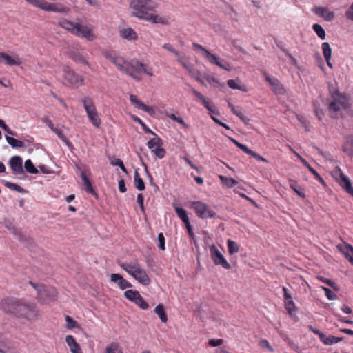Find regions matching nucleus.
Segmentation results:
<instances>
[{"instance_id": "nucleus-8", "label": "nucleus", "mask_w": 353, "mask_h": 353, "mask_svg": "<svg viewBox=\"0 0 353 353\" xmlns=\"http://www.w3.org/2000/svg\"><path fill=\"white\" fill-rule=\"evenodd\" d=\"M190 207L194 210L196 214L201 219L214 218L216 216L215 212L202 201L190 202Z\"/></svg>"}, {"instance_id": "nucleus-40", "label": "nucleus", "mask_w": 353, "mask_h": 353, "mask_svg": "<svg viewBox=\"0 0 353 353\" xmlns=\"http://www.w3.org/2000/svg\"><path fill=\"white\" fill-rule=\"evenodd\" d=\"M112 63H114L119 70L125 72V63H128V62L125 61L123 57L118 55Z\"/></svg>"}, {"instance_id": "nucleus-11", "label": "nucleus", "mask_w": 353, "mask_h": 353, "mask_svg": "<svg viewBox=\"0 0 353 353\" xmlns=\"http://www.w3.org/2000/svg\"><path fill=\"white\" fill-rule=\"evenodd\" d=\"M333 176L339 182L340 185L345 189L350 194L353 195V188L351 181L339 169L333 171Z\"/></svg>"}, {"instance_id": "nucleus-30", "label": "nucleus", "mask_w": 353, "mask_h": 353, "mask_svg": "<svg viewBox=\"0 0 353 353\" xmlns=\"http://www.w3.org/2000/svg\"><path fill=\"white\" fill-rule=\"evenodd\" d=\"M343 150L350 156L353 154V138L352 137L347 138L343 146Z\"/></svg>"}, {"instance_id": "nucleus-54", "label": "nucleus", "mask_w": 353, "mask_h": 353, "mask_svg": "<svg viewBox=\"0 0 353 353\" xmlns=\"http://www.w3.org/2000/svg\"><path fill=\"white\" fill-rule=\"evenodd\" d=\"M290 187L301 197L304 198L305 194L297 188V183L294 181H290Z\"/></svg>"}, {"instance_id": "nucleus-15", "label": "nucleus", "mask_w": 353, "mask_h": 353, "mask_svg": "<svg viewBox=\"0 0 353 353\" xmlns=\"http://www.w3.org/2000/svg\"><path fill=\"white\" fill-rule=\"evenodd\" d=\"M19 301L14 299V298H6L1 302V308L6 313L14 314L17 310Z\"/></svg>"}, {"instance_id": "nucleus-58", "label": "nucleus", "mask_w": 353, "mask_h": 353, "mask_svg": "<svg viewBox=\"0 0 353 353\" xmlns=\"http://www.w3.org/2000/svg\"><path fill=\"white\" fill-rule=\"evenodd\" d=\"M230 140L232 141V143H234L239 148H240L241 150H242L245 153L248 152V151H249V148L245 145H243L241 143H239V141H237L236 140L234 139H232L230 138Z\"/></svg>"}, {"instance_id": "nucleus-9", "label": "nucleus", "mask_w": 353, "mask_h": 353, "mask_svg": "<svg viewBox=\"0 0 353 353\" xmlns=\"http://www.w3.org/2000/svg\"><path fill=\"white\" fill-rule=\"evenodd\" d=\"M210 252L211 258L215 265H221L226 270L230 269V265L228 263L223 255L214 245H212L210 247Z\"/></svg>"}, {"instance_id": "nucleus-25", "label": "nucleus", "mask_w": 353, "mask_h": 353, "mask_svg": "<svg viewBox=\"0 0 353 353\" xmlns=\"http://www.w3.org/2000/svg\"><path fill=\"white\" fill-rule=\"evenodd\" d=\"M66 343L70 348L72 353H81V348L76 342L74 338L71 335H68L65 339Z\"/></svg>"}, {"instance_id": "nucleus-12", "label": "nucleus", "mask_w": 353, "mask_h": 353, "mask_svg": "<svg viewBox=\"0 0 353 353\" xmlns=\"http://www.w3.org/2000/svg\"><path fill=\"white\" fill-rule=\"evenodd\" d=\"M64 79L71 85L75 86L83 85V79L79 75L77 74L74 71L71 70L69 68L64 70Z\"/></svg>"}, {"instance_id": "nucleus-36", "label": "nucleus", "mask_w": 353, "mask_h": 353, "mask_svg": "<svg viewBox=\"0 0 353 353\" xmlns=\"http://www.w3.org/2000/svg\"><path fill=\"white\" fill-rule=\"evenodd\" d=\"M322 50L325 61L330 60L332 57V49L327 42L322 43Z\"/></svg>"}, {"instance_id": "nucleus-38", "label": "nucleus", "mask_w": 353, "mask_h": 353, "mask_svg": "<svg viewBox=\"0 0 353 353\" xmlns=\"http://www.w3.org/2000/svg\"><path fill=\"white\" fill-rule=\"evenodd\" d=\"M312 29L321 39L323 40L325 39V31L321 25L314 23L312 26Z\"/></svg>"}, {"instance_id": "nucleus-19", "label": "nucleus", "mask_w": 353, "mask_h": 353, "mask_svg": "<svg viewBox=\"0 0 353 353\" xmlns=\"http://www.w3.org/2000/svg\"><path fill=\"white\" fill-rule=\"evenodd\" d=\"M130 101L137 108L148 112L150 115H153L155 113L154 110L152 108L148 107L141 102L135 95L131 94L130 97Z\"/></svg>"}, {"instance_id": "nucleus-41", "label": "nucleus", "mask_w": 353, "mask_h": 353, "mask_svg": "<svg viewBox=\"0 0 353 353\" xmlns=\"http://www.w3.org/2000/svg\"><path fill=\"white\" fill-rule=\"evenodd\" d=\"M88 117L94 126L96 128H99L101 124V119H99L97 111H95L94 113H92V114H88Z\"/></svg>"}, {"instance_id": "nucleus-51", "label": "nucleus", "mask_w": 353, "mask_h": 353, "mask_svg": "<svg viewBox=\"0 0 353 353\" xmlns=\"http://www.w3.org/2000/svg\"><path fill=\"white\" fill-rule=\"evenodd\" d=\"M72 59L77 63H83L85 65L88 64V61L84 59V57L79 54H73Z\"/></svg>"}, {"instance_id": "nucleus-17", "label": "nucleus", "mask_w": 353, "mask_h": 353, "mask_svg": "<svg viewBox=\"0 0 353 353\" xmlns=\"http://www.w3.org/2000/svg\"><path fill=\"white\" fill-rule=\"evenodd\" d=\"M193 93H194V96L196 97V99H198V101L202 105H203L205 106V108L208 111H210L212 114H217V115L219 114V112L218 111L213 109L210 99L205 97L201 92H199L196 90H194Z\"/></svg>"}, {"instance_id": "nucleus-23", "label": "nucleus", "mask_w": 353, "mask_h": 353, "mask_svg": "<svg viewBox=\"0 0 353 353\" xmlns=\"http://www.w3.org/2000/svg\"><path fill=\"white\" fill-rule=\"evenodd\" d=\"M81 101L83 105L87 116L88 114H92V113H94L95 111H97L96 108L94 105L93 101L90 98L87 97H83L81 98Z\"/></svg>"}, {"instance_id": "nucleus-32", "label": "nucleus", "mask_w": 353, "mask_h": 353, "mask_svg": "<svg viewBox=\"0 0 353 353\" xmlns=\"http://www.w3.org/2000/svg\"><path fill=\"white\" fill-rule=\"evenodd\" d=\"M192 46L194 50H201L202 52V55L207 59L208 57L210 59H214V54L210 53L208 50H206L205 48H203L201 45L198 44L196 43H194L192 44Z\"/></svg>"}, {"instance_id": "nucleus-48", "label": "nucleus", "mask_w": 353, "mask_h": 353, "mask_svg": "<svg viewBox=\"0 0 353 353\" xmlns=\"http://www.w3.org/2000/svg\"><path fill=\"white\" fill-rule=\"evenodd\" d=\"M104 57L110 60L112 63L114 61L116 57L118 56L117 53L114 50H105L103 52Z\"/></svg>"}, {"instance_id": "nucleus-52", "label": "nucleus", "mask_w": 353, "mask_h": 353, "mask_svg": "<svg viewBox=\"0 0 353 353\" xmlns=\"http://www.w3.org/2000/svg\"><path fill=\"white\" fill-rule=\"evenodd\" d=\"M246 154L253 157L254 159H256L258 161H261L266 162V163L268 162V160L266 159H265L264 157H263L258 153L252 151L250 148H249V151H248V152H246Z\"/></svg>"}, {"instance_id": "nucleus-43", "label": "nucleus", "mask_w": 353, "mask_h": 353, "mask_svg": "<svg viewBox=\"0 0 353 353\" xmlns=\"http://www.w3.org/2000/svg\"><path fill=\"white\" fill-rule=\"evenodd\" d=\"M264 77L266 81L270 84V85H271L274 88H277L279 87V81H278L277 79H276L274 77L270 76L267 73H264Z\"/></svg>"}, {"instance_id": "nucleus-34", "label": "nucleus", "mask_w": 353, "mask_h": 353, "mask_svg": "<svg viewBox=\"0 0 353 353\" xmlns=\"http://www.w3.org/2000/svg\"><path fill=\"white\" fill-rule=\"evenodd\" d=\"M227 245L228 248V252L230 255L237 253L239 250V245L231 239L227 241Z\"/></svg>"}, {"instance_id": "nucleus-35", "label": "nucleus", "mask_w": 353, "mask_h": 353, "mask_svg": "<svg viewBox=\"0 0 353 353\" xmlns=\"http://www.w3.org/2000/svg\"><path fill=\"white\" fill-rule=\"evenodd\" d=\"M154 135L156 137L148 141L147 143L148 147L152 150V152H153L156 148L161 146V144L160 138L158 137L155 134Z\"/></svg>"}, {"instance_id": "nucleus-10", "label": "nucleus", "mask_w": 353, "mask_h": 353, "mask_svg": "<svg viewBox=\"0 0 353 353\" xmlns=\"http://www.w3.org/2000/svg\"><path fill=\"white\" fill-rule=\"evenodd\" d=\"M124 296L127 299L134 303L141 309L146 310L148 308V304L138 291L132 290H126L124 293Z\"/></svg>"}, {"instance_id": "nucleus-61", "label": "nucleus", "mask_w": 353, "mask_h": 353, "mask_svg": "<svg viewBox=\"0 0 353 353\" xmlns=\"http://www.w3.org/2000/svg\"><path fill=\"white\" fill-rule=\"evenodd\" d=\"M340 341H341L340 338L335 337L333 336H327V341H325V345H330L334 343H336Z\"/></svg>"}, {"instance_id": "nucleus-39", "label": "nucleus", "mask_w": 353, "mask_h": 353, "mask_svg": "<svg viewBox=\"0 0 353 353\" xmlns=\"http://www.w3.org/2000/svg\"><path fill=\"white\" fill-rule=\"evenodd\" d=\"M219 179L222 183L229 188H232L233 186L237 184V181L232 178H229L220 175Z\"/></svg>"}, {"instance_id": "nucleus-55", "label": "nucleus", "mask_w": 353, "mask_h": 353, "mask_svg": "<svg viewBox=\"0 0 353 353\" xmlns=\"http://www.w3.org/2000/svg\"><path fill=\"white\" fill-rule=\"evenodd\" d=\"M134 121L139 123L143 128V130L145 132H148V133H151V134H154V133L150 130L149 129L146 125L138 117H134L133 118Z\"/></svg>"}, {"instance_id": "nucleus-56", "label": "nucleus", "mask_w": 353, "mask_h": 353, "mask_svg": "<svg viewBox=\"0 0 353 353\" xmlns=\"http://www.w3.org/2000/svg\"><path fill=\"white\" fill-rule=\"evenodd\" d=\"M65 321L68 323L67 327L69 329H72L78 326L77 322L69 316H65Z\"/></svg>"}, {"instance_id": "nucleus-46", "label": "nucleus", "mask_w": 353, "mask_h": 353, "mask_svg": "<svg viewBox=\"0 0 353 353\" xmlns=\"http://www.w3.org/2000/svg\"><path fill=\"white\" fill-rule=\"evenodd\" d=\"M55 134H57V136L59 137V138L63 141L64 143H65V144L70 148H72V143L67 139V138L65 137V135L59 130H58L57 128H54L52 130Z\"/></svg>"}, {"instance_id": "nucleus-26", "label": "nucleus", "mask_w": 353, "mask_h": 353, "mask_svg": "<svg viewBox=\"0 0 353 353\" xmlns=\"http://www.w3.org/2000/svg\"><path fill=\"white\" fill-rule=\"evenodd\" d=\"M104 353H123V350L119 343L114 342L105 347Z\"/></svg>"}, {"instance_id": "nucleus-27", "label": "nucleus", "mask_w": 353, "mask_h": 353, "mask_svg": "<svg viewBox=\"0 0 353 353\" xmlns=\"http://www.w3.org/2000/svg\"><path fill=\"white\" fill-rule=\"evenodd\" d=\"M154 312L159 316V319L163 323H166L168 321L167 314L165 313L164 307L162 304H159L154 309Z\"/></svg>"}, {"instance_id": "nucleus-16", "label": "nucleus", "mask_w": 353, "mask_h": 353, "mask_svg": "<svg viewBox=\"0 0 353 353\" xmlns=\"http://www.w3.org/2000/svg\"><path fill=\"white\" fill-rule=\"evenodd\" d=\"M196 79L200 81L202 85L207 87L208 83L209 85L211 87L216 88L219 86H223L216 79L210 75H202L200 74L199 77H196Z\"/></svg>"}, {"instance_id": "nucleus-37", "label": "nucleus", "mask_w": 353, "mask_h": 353, "mask_svg": "<svg viewBox=\"0 0 353 353\" xmlns=\"http://www.w3.org/2000/svg\"><path fill=\"white\" fill-rule=\"evenodd\" d=\"M8 143H9L12 148H23L24 146L23 142L15 139L13 137L6 135L5 137Z\"/></svg>"}, {"instance_id": "nucleus-60", "label": "nucleus", "mask_w": 353, "mask_h": 353, "mask_svg": "<svg viewBox=\"0 0 353 353\" xmlns=\"http://www.w3.org/2000/svg\"><path fill=\"white\" fill-rule=\"evenodd\" d=\"M152 152H154L155 155L158 157L159 159L163 158L165 154V150L162 148L161 146L156 148Z\"/></svg>"}, {"instance_id": "nucleus-33", "label": "nucleus", "mask_w": 353, "mask_h": 353, "mask_svg": "<svg viewBox=\"0 0 353 353\" xmlns=\"http://www.w3.org/2000/svg\"><path fill=\"white\" fill-rule=\"evenodd\" d=\"M174 210L177 216L181 219V221L184 223H188L189 218L187 215L186 211L184 209L176 206L174 207Z\"/></svg>"}, {"instance_id": "nucleus-1", "label": "nucleus", "mask_w": 353, "mask_h": 353, "mask_svg": "<svg viewBox=\"0 0 353 353\" xmlns=\"http://www.w3.org/2000/svg\"><path fill=\"white\" fill-rule=\"evenodd\" d=\"M328 100L329 112L334 118L337 117L341 110H346L350 106V98L339 90H333Z\"/></svg>"}, {"instance_id": "nucleus-53", "label": "nucleus", "mask_w": 353, "mask_h": 353, "mask_svg": "<svg viewBox=\"0 0 353 353\" xmlns=\"http://www.w3.org/2000/svg\"><path fill=\"white\" fill-rule=\"evenodd\" d=\"M158 241H159V245H158L159 248L161 250H165V238H164L163 233H159L158 234Z\"/></svg>"}, {"instance_id": "nucleus-28", "label": "nucleus", "mask_w": 353, "mask_h": 353, "mask_svg": "<svg viewBox=\"0 0 353 353\" xmlns=\"http://www.w3.org/2000/svg\"><path fill=\"white\" fill-rule=\"evenodd\" d=\"M81 178L83 184L84 190L88 193H92L94 190L92 183L83 172L81 174Z\"/></svg>"}, {"instance_id": "nucleus-5", "label": "nucleus", "mask_w": 353, "mask_h": 353, "mask_svg": "<svg viewBox=\"0 0 353 353\" xmlns=\"http://www.w3.org/2000/svg\"><path fill=\"white\" fill-rule=\"evenodd\" d=\"M125 72L132 76L137 81L141 80L142 74H146L149 76L152 75L151 70L137 59H132L125 63Z\"/></svg>"}, {"instance_id": "nucleus-59", "label": "nucleus", "mask_w": 353, "mask_h": 353, "mask_svg": "<svg viewBox=\"0 0 353 353\" xmlns=\"http://www.w3.org/2000/svg\"><path fill=\"white\" fill-rule=\"evenodd\" d=\"M230 140L232 141V143H234L239 148H240L241 150H242L245 153L248 152V151H249V148L245 145H243L241 143H239V141H237L236 140L234 139H232L230 138Z\"/></svg>"}, {"instance_id": "nucleus-13", "label": "nucleus", "mask_w": 353, "mask_h": 353, "mask_svg": "<svg viewBox=\"0 0 353 353\" xmlns=\"http://www.w3.org/2000/svg\"><path fill=\"white\" fill-rule=\"evenodd\" d=\"M312 12L327 21H331L335 18L334 12L326 7L315 6L312 8Z\"/></svg>"}, {"instance_id": "nucleus-22", "label": "nucleus", "mask_w": 353, "mask_h": 353, "mask_svg": "<svg viewBox=\"0 0 353 353\" xmlns=\"http://www.w3.org/2000/svg\"><path fill=\"white\" fill-rule=\"evenodd\" d=\"M214 59H210L209 57L207 59V60L212 63L214 64L219 67H220L222 69H224L227 71H230L232 69L231 65L230 63H228L226 61L220 59L218 57L214 54Z\"/></svg>"}, {"instance_id": "nucleus-4", "label": "nucleus", "mask_w": 353, "mask_h": 353, "mask_svg": "<svg viewBox=\"0 0 353 353\" xmlns=\"http://www.w3.org/2000/svg\"><path fill=\"white\" fill-rule=\"evenodd\" d=\"M59 26L76 36L84 37L89 41L94 39L92 30L87 26H82L79 23H74L65 19H61Z\"/></svg>"}, {"instance_id": "nucleus-42", "label": "nucleus", "mask_w": 353, "mask_h": 353, "mask_svg": "<svg viewBox=\"0 0 353 353\" xmlns=\"http://www.w3.org/2000/svg\"><path fill=\"white\" fill-rule=\"evenodd\" d=\"M4 225H5V226H6L8 230H10V232H11L12 234H14V235H16V236H19V240H21V239H22V234H21V233L19 231H18V230H17V229H16V228L12 225V223H11L10 221H8V220H6V221H4Z\"/></svg>"}, {"instance_id": "nucleus-50", "label": "nucleus", "mask_w": 353, "mask_h": 353, "mask_svg": "<svg viewBox=\"0 0 353 353\" xmlns=\"http://www.w3.org/2000/svg\"><path fill=\"white\" fill-rule=\"evenodd\" d=\"M50 3L45 1L43 0H34V5L40 9L47 11L48 6Z\"/></svg>"}, {"instance_id": "nucleus-20", "label": "nucleus", "mask_w": 353, "mask_h": 353, "mask_svg": "<svg viewBox=\"0 0 353 353\" xmlns=\"http://www.w3.org/2000/svg\"><path fill=\"white\" fill-rule=\"evenodd\" d=\"M47 11L58 13H68L70 11V8L61 3H50L48 6Z\"/></svg>"}, {"instance_id": "nucleus-3", "label": "nucleus", "mask_w": 353, "mask_h": 353, "mask_svg": "<svg viewBox=\"0 0 353 353\" xmlns=\"http://www.w3.org/2000/svg\"><path fill=\"white\" fill-rule=\"evenodd\" d=\"M130 7L132 10V16L145 20L148 19L150 12L155 10L157 3L152 0H132Z\"/></svg>"}, {"instance_id": "nucleus-47", "label": "nucleus", "mask_w": 353, "mask_h": 353, "mask_svg": "<svg viewBox=\"0 0 353 353\" xmlns=\"http://www.w3.org/2000/svg\"><path fill=\"white\" fill-rule=\"evenodd\" d=\"M285 307L290 315H293L295 310V303L292 300L285 301Z\"/></svg>"}, {"instance_id": "nucleus-49", "label": "nucleus", "mask_w": 353, "mask_h": 353, "mask_svg": "<svg viewBox=\"0 0 353 353\" xmlns=\"http://www.w3.org/2000/svg\"><path fill=\"white\" fill-rule=\"evenodd\" d=\"M232 112L239 117L245 124L249 123L250 119L247 117L244 116L240 110L236 108H232Z\"/></svg>"}, {"instance_id": "nucleus-44", "label": "nucleus", "mask_w": 353, "mask_h": 353, "mask_svg": "<svg viewBox=\"0 0 353 353\" xmlns=\"http://www.w3.org/2000/svg\"><path fill=\"white\" fill-rule=\"evenodd\" d=\"M24 168L26 170L31 174H37L38 172L37 169L34 167L31 160L28 159L25 161Z\"/></svg>"}, {"instance_id": "nucleus-45", "label": "nucleus", "mask_w": 353, "mask_h": 353, "mask_svg": "<svg viewBox=\"0 0 353 353\" xmlns=\"http://www.w3.org/2000/svg\"><path fill=\"white\" fill-rule=\"evenodd\" d=\"M299 159L303 163V164L306 166L309 170L316 176V179H319L320 181H323L322 178L319 176L317 172L310 165V164L305 161V159H303L301 156H299Z\"/></svg>"}, {"instance_id": "nucleus-62", "label": "nucleus", "mask_w": 353, "mask_h": 353, "mask_svg": "<svg viewBox=\"0 0 353 353\" xmlns=\"http://www.w3.org/2000/svg\"><path fill=\"white\" fill-rule=\"evenodd\" d=\"M114 165L119 166L124 172H127L126 169L123 165V161L119 159H116L113 162Z\"/></svg>"}, {"instance_id": "nucleus-2", "label": "nucleus", "mask_w": 353, "mask_h": 353, "mask_svg": "<svg viewBox=\"0 0 353 353\" xmlns=\"http://www.w3.org/2000/svg\"><path fill=\"white\" fill-rule=\"evenodd\" d=\"M120 267L141 284L145 286L150 285V279L145 270L138 261H133L129 263H123L120 265Z\"/></svg>"}, {"instance_id": "nucleus-24", "label": "nucleus", "mask_w": 353, "mask_h": 353, "mask_svg": "<svg viewBox=\"0 0 353 353\" xmlns=\"http://www.w3.org/2000/svg\"><path fill=\"white\" fill-rule=\"evenodd\" d=\"M120 36L129 41L137 40L138 39L136 32L131 28H126L120 30Z\"/></svg>"}, {"instance_id": "nucleus-63", "label": "nucleus", "mask_w": 353, "mask_h": 353, "mask_svg": "<svg viewBox=\"0 0 353 353\" xmlns=\"http://www.w3.org/2000/svg\"><path fill=\"white\" fill-rule=\"evenodd\" d=\"M163 48L171 52H172L173 54H176V55H178L179 52L177 50H176L172 46L171 44L170 43H165L163 46Z\"/></svg>"}, {"instance_id": "nucleus-64", "label": "nucleus", "mask_w": 353, "mask_h": 353, "mask_svg": "<svg viewBox=\"0 0 353 353\" xmlns=\"http://www.w3.org/2000/svg\"><path fill=\"white\" fill-rule=\"evenodd\" d=\"M345 16L348 19L353 21V3L350 6L346 11Z\"/></svg>"}, {"instance_id": "nucleus-57", "label": "nucleus", "mask_w": 353, "mask_h": 353, "mask_svg": "<svg viewBox=\"0 0 353 353\" xmlns=\"http://www.w3.org/2000/svg\"><path fill=\"white\" fill-rule=\"evenodd\" d=\"M323 290L325 291V295L329 300H335L336 295L329 288L323 287Z\"/></svg>"}, {"instance_id": "nucleus-14", "label": "nucleus", "mask_w": 353, "mask_h": 353, "mask_svg": "<svg viewBox=\"0 0 353 353\" xmlns=\"http://www.w3.org/2000/svg\"><path fill=\"white\" fill-rule=\"evenodd\" d=\"M9 165L13 173L21 174L23 173V160L19 156H14L10 159Z\"/></svg>"}, {"instance_id": "nucleus-18", "label": "nucleus", "mask_w": 353, "mask_h": 353, "mask_svg": "<svg viewBox=\"0 0 353 353\" xmlns=\"http://www.w3.org/2000/svg\"><path fill=\"white\" fill-rule=\"evenodd\" d=\"M110 281L116 283L121 290H125L132 286L130 282L124 279L119 274H112L110 275Z\"/></svg>"}, {"instance_id": "nucleus-7", "label": "nucleus", "mask_w": 353, "mask_h": 353, "mask_svg": "<svg viewBox=\"0 0 353 353\" xmlns=\"http://www.w3.org/2000/svg\"><path fill=\"white\" fill-rule=\"evenodd\" d=\"M14 314L32 321L37 318L38 312L34 305L19 301Z\"/></svg>"}, {"instance_id": "nucleus-21", "label": "nucleus", "mask_w": 353, "mask_h": 353, "mask_svg": "<svg viewBox=\"0 0 353 353\" xmlns=\"http://www.w3.org/2000/svg\"><path fill=\"white\" fill-rule=\"evenodd\" d=\"M338 248L343 253L346 259L353 264V248L345 243L339 244Z\"/></svg>"}, {"instance_id": "nucleus-31", "label": "nucleus", "mask_w": 353, "mask_h": 353, "mask_svg": "<svg viewBox=\"0 0 353 353\" xmlns=\"http://www.w3.org/2000/svg\"><path fill=\"white\" fill-rule=\"evenodd\" d=\"M134 183L135 188L142 191L145 190V184L142 179L139 176V172L137 170H135L134 172Z\"/></svg>"}, {"instance_id": "nucleus-6", "label": "nucleus", "mask_w": 353, "mask_h": 353, "mask_svg": "<svg viewBox=\"0 0 353 353\" xmlns=\"http://www.w3.org/2000/svg\"><path fill=\"white\" fill-rule=\"evenodd\" d=\"M30 284L37 292V298L43 303L54 301L57 299L56 289L52 286H46L43 284H35L30 281Z\"/></svg>"}, {"instance_id": "nucleus-29", "label": "nucleus", "mask_w": 353, "mask_h": 353, "mask_svg": "<svg viewBox=\"0 0 353 353\" xmlns=\"http://www.w3.org/2000/svg\"><path fill=\"white\" fill-rule=\"evenodd\" d=\"M147 18L148 19H145L146 21H152L153 23H161L164 25L168 23V21L165 18L159 17L158 15H154L151 13L148 15Z\"/></svg>"}]
</instances>
